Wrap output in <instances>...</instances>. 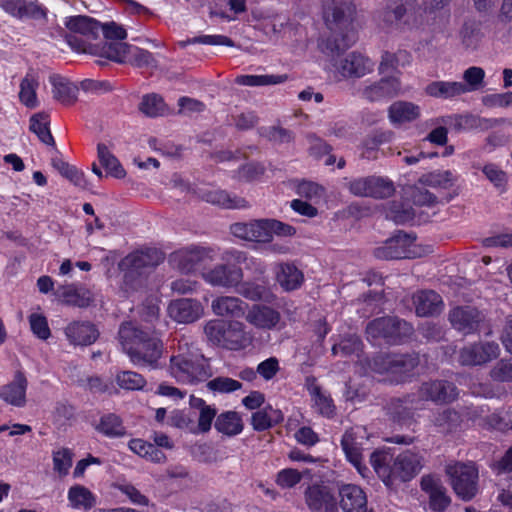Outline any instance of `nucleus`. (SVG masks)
Instances as JSON below:
<instances>
[{
  "instance_id": "1",
  "label": "nucleus",
  "mask_w": 512,
  "mask_h": 512,
  "mask_svg": "<svg viewBox=\"0 0 512 512\" xmlns=\"http://www.w3.org/2000/svg\"><path fill=\"white\" fill-rule=\"evenodd\" d=\"M355 13V0H324L323 19L329 35L319 43L323 53L331 56L339 55L357 42Z\"/></svg>"
},
{
  "instance_id": "2",
  "label": "nucleus",
  "mask_w": 512,
  "mask_h": 512,
  "mask_svg": "<svg viewBox=\"0 0 512 512\" xmlns=\"http://www.w3.org/2000/svg\"><path fill=\"white\" fill-rule=\"evenodd\" d=\"M119 341L130 360L139 366L158 368L163 353L160 339L150 332L139 329L131 322L123 323L119 328Z\"/></svg>"
},
{
  "instance_id": "3",
  "label": "nucleus",
  "mask_w": 512,
  "mask_h": 512,
  "mask_svg": "<svg viewBox=\"0 0 512 512\" xmlns=\"http://www.w3.org/2000/svg\"><path fill=\"white\" fill-rule=\"evenodd\" d=\"M370 464L383 483L393 487L414 478L422 468V459L411 451L393 457L389 452L376 450L370 456Z\"/></svg>"
},
{
  "instance_id": "4",
  "label": "nucleus",
  "mask_w": 512,
  "mask_h": 512,
  "mask_svg": "<svg viewBox=\"0 0 512 512\" xmlns=\"http://www.w3.org/2000/svg\"><path fill=\"white\" fill-rule=\"evenodd\" d=\"M168 371L182 384H196L212 376L209 361L185 338L179 340L177 351L170 357Z\"/></svg>"
},
{
  "instance_id": "5",
  "label": "nucleus",
  "mask_w": 512,
  "mask_h": 512,
  "mask_svg": "<svg viewBox=\"0 0 512 512\" xmlns=\"http://www.w3.org/2000/svg\"><path fill=\"white\" fill-rule=\"evenodd\" d=\"M65 26L70 33L65 36L68 45L76 52L89 53L102 58L100 53L95 50H101L107 45V41L93 43L101 32V24L93 18L87 16H73L65 21Z\"/></svg>"
},
{
  "instance_id": "6",
  "label": "nucleus",
  "mask_w": 512,
  "mask_h": 512,
  "mask_svg": "<svg viewBox=\"0 0 512 512\" xmlns=\"http://www.w3.org/2000/svg\"><path fill=\"white\" fill-rule=\"evenodd\" d=\"M420 0H390L378 13V23L382 28L409 31L417 26L416 12Z\"/></svg>"
},
{
  "instance_id": "7",
  "label": "nucleus",
  "mask_w": 512,
  "mask_h": 512,
  "mask_svg": "<svg viewBox=\"0 0 512 512\" xmlns=\"http://www.w3.org/2000/svg\"><path fill=\"white\" fill-rule=\"evenodd\" d=\"M458 397V390L454 383L447 380L436 379L423 382L416 394L398 400L407 409H419L422 402L430 401L435 404H448Z\"/></svg>"
},
{
  "instance_id": "8",
  "label": "nucleus",
  "mask_w": 512,
  "mask_h": 512,
  "mask_svg": "<svg viewBox=\"0 0 512 512\" xmlns=\"http://www.w3.org/2000/svg\"><path fill=\"white\" fill-rule=\"evenodd\" d=\"M455 494L464 501L472 500L478 493L479 471L473 462H455L446 466Z\"/></svg>"
},
{
  "instance_id": "9",
  "label": "nucleus",
  "mask_w": 512,
  "mask_h": 512,
  "mask_svg": "<svg viewBox=\"0 0 512 512\" xmlns=\"http://www.w3.org/2000/svg\"><path fill=\"white\" fill-rule=\"evenodd\" d=\"M366 334L373 341L384 339L387 343L399 344L413 334V327L397 317L386 316L370 321Z\"/></svg>"
},
{
  "instance_id": "10",
  "label": "nucleus",
  "mask_w": 512,
  "mask_h": 512,
  "mask_svg": "<svg viewBox=\"0 0 512 512\" xmlns=\"http://www.w3.org/2000/svg\"><path fill=\"white\" fill-rule=\"evenodd\" d=\"M216 251L211 247L188 246L170 254L171 265L182 273H192L205 268L208 262L215 260Z\"/></svg>"
},
{
  "instance_id": "11",
  "label": "nucleus",
  "mask_w": 512,
  "mask_h": 512,
  "mask_svg": "<svg viewBox=\"0 0 512 512\" xmlns=\"http://www.w3.org/2000/svg\"><path fill=\"white\" fill-rule=\"evenodd\" d=\"M102 58L118 63H130L136 67L148 66L153 60L152 54L146 50L122 42L107 43L101 50Z\"/></svg>"
},
{
  "instance_id": "12",
  "label": "nucleus",
  "mask_w": 512,
  "mask_h": 512,
  "mask_svg": "<svg viewBox=\"0 0 512 512\" xmlns=\"http://www.w3.org/2000/svg\"><path fill=\"white\" fill-rule=\"evenodd\" d=\"M304 502L312 512H338V497L334 487L320 481L308 485L303 492Z\"/></svg>"
},
{
  "instance_id": "13",
  "label": "nucleus",
  "mask_w": 512,
  "mask_h": 512,
  "mask_svg": "<svg viewBox=\"0 0 512 512\" xmlns=\"http://www.w3.org/2000/svg\"><path fill=\"white\" fill-rule=\"evenodd\" d=\"M347 188L354 196L375 199L388 198L395 192V187L391 180L375 175L354 178L348 182Z\"/></svg>"
},
{
  "instance_id": "14",
  "label": "nucleus",
  "mask_w": 512,
  "mask_h": 512,
  "mask_svg": "<svg viewBox=\"0 0 512 512\" xmlns=\"http://www.w3.org/2000/svg\"><path fill=\"white\" fill-rule=\"evenodd\" d=\"M368 439L367 431L362 426H355L345 431L341 446L348 461L365 477L368 468L363 464L362 445Z\"/></svg>"
},
{
  "instance_id": "15",
  "label": "nucleus",
  "mask_w": 512,
  "mask_h": 512,
  "mask_svg": "<svg viewBox=\"0 0 512 512\" xmlns=\"http://www.w3.org/2000/svg\"><path fill=\"white\" fill-rule=\"evenodd\" d=\"M500 347L494 341H479L462 347L458 361L462 366H481L497 359Z\"/></svg>"
},
{
  "instance_id": "16",
  "label": "nucleus",
  "mask_w": 512,
  "mask_h": 512,
  "mask_svg": "<svg viewBox=\"0 0 512 512\" xmlns=\"http://www.w3.org/2000/svg\"><path fill=\"white\" fill-rule=\"evenodd\" d=\"M202 279L213 287L225 289L236 288L243 280V271L240 267L229 264H217L201 270Z\"/></svg>"
},
{
  "instance_id": "17",
  "label": "nucleus",
  "mask_w": 512,
  "mask_h": 512,
  "mask_svg": "<svg viewBox=\"0 0 512 512\" xmlns=\"http://www.w3.org/2000/svg\"><path fill=\"white\" fill-rule=\"evenodd\" d=\"M343 79L362 78L374 70V62L358 51H353L336 60L333 64Z\"/></svg>"
},
{
  "instance_id": "18",
  "label": "nucleus",
  "mask_w": 512,
  "mask_h": 512,
  "mask_svg": "<svg viewBox=\"0 0 512 512\" xmlns=\"http://www.w3.org/2000/svg\"><path fill=\"white\" fill-rule=\"evenodd\" d=\"M449 321L454 329L469 335L480 329L486 321V315L474 306H457L450 310Z\"/></svg>"
},
{
  "instance_id": "19",
  "label": "nucleus",
  "mask_w": 512,
  "mask_h": 512,
  "mask_svg": "<svg viewBox=\"0 0 512 512\" xmlns=\"http://www.w3.org/2000/svg\"><path fill=\"white\" fill-rule=\"evenodd\" d=\"M412 244L413 239L409 235L399 232L377 247L374 250V255L383 260L411 258L414 256V252L411 250Z\"/></svg>"
},
{
  "instance_id": "20",
  "label": "nucleus",
  "mask_w": 512,
  "mask_h": 512,
  "mask_svg": "<svg viewBox=\"0 0 512 512\" xmlns=\"http://www.w3.org/2000/svg\"><path fill=\"white\" fill-rule=\"evenodd\" d=\"M168 314L178 323L189 324L197 321L204 315V307L196 299L181 298L170 302Z\"/></svg>"
},
{
  "instance_id": "21",
  "label": "nucleus",
  "mask_w": 512,
  "mask_h": 512,
  "mask_svg": "<svg viewBox=\"0 0 512 512\" xmlns=\"http://www.w3.org/2000/svg\"><path fill=\"white\" fill-rule=\"evenodd\" d=\"M246 321L260 330L276 329L281 321L280 312L266 304H253L246 310Z\"/></svg>"
},
{
  "instance_id": "22",
  "label": "nucleus",
  "mask_w": 512,
  "mask_h": 512,
  "mask_svg": "<svg viewBox=\"0 0 512 512\" xmlns=\"http://www.w3.org/2000/svg\"><path fill=\"white\" fill-rule=\"evenodd\" d=\"M338 509L344 512H366L367 496L364 490L356 484H341L338 487Z\"/></svg>"
},
{
  "instance_id": "23",
  "label": "nucleus",
  "mask_w": 512,
  "mask_h": 512,
  "mask_svg": "<svg viewBox=\"0 0 512 512\" xmlns=\"http://www.w3.org/2000/svg\"><path fill=\"white\" fill-rule=\"evenodd\" d=\"M164 260L163 253L156 248H147L127 255L120 268L131 272H141L145 268L155 267Z\"/></svg>"
},
{
  "instance_id": "24",
  "label": "nucleus",
  "mask_w": 512,
  "mask_h": 512,
  "mask_svg": "<svg viewBox=\"0 0 512 512\" xmlns=\"http://www.w3.org/2000/svg\"><path fill=\"white\" fill-rule=\"evenodd\" d=\"M400 91V80L396 77H388L364 86L359 90V95L370 102H375L393 98L397 96Z\"/></svg>"
},
{
  "instance_id": "25",
  "label": "nucleus",
  "mask_w": 512,
  "mask_h": 512,
  "mask_svg": "<svg viewBox=\"0 0 512 512\" xmlns=\"http://www.w3.org/2000/svg\"><path fill=\"white\" fill-rule=\"evenodd\" d=\"M231 233L244 241L255 243H269V234L266 229V219H257L249 222H237L230 226Z\"/></svg>"
},
{
  "instance_id": "26",
  "label": "nucleus",
  "mask_w": 512,
  "mask_h": 512,
  "mask_svg": "<svg viewBox=\"0 0 512 512\" xmlns=\"http://www.w3.org/2000/svg\"><path fill=\"white\" fill-rule=\"evenodd\" d=\"M421 489L429 495V507L432 512H443L449 506L451 500L439 478L431 475L423 476Z\"/></svg>"
},
{
  "instance_id": "27",
  "label": "nucleus",
  "mask_w": 512,
  "mask_h": 512,
  "mask_svg": "<svg viewBox=\"0 0 512 512\" xmlns=\"http://www.w3.org/2000/svg\"><path fill=\"white\" fill-rule=\"evenodd\" d=\"M197 196L208 203L221 206L226 209H242L248 207V202L241 197L232 196L228 192L210 187H200L194 190Z\"/></svg>"
},
{
  "instance_id": "28",
  "label": "nucleus",
  "mask_w": 512,
  "mask_h": 512,
  "mask_svg": "<svg viewBox=\"0 0 512 512\" xmlns=\"http://www.w3.org/2000/svg\"><path fill=\"white\" fill-rule=\"evenodd\" d=\"M65 336L74 346H88L99 337V332L94 324L89 321H73L64 329Z\"/></svg>"
},
{
  "instance_id": "29",
  "label": "nucleus",
  "mask_w": 512,
  "mask_h": 512,
  "mask_svg": "<svg viewBox=\"0 0 512 512\" xmlns=\"http://www.w3.org/2000/svg\"><path fill=\"white\" fill-rule=\"evenodd\" d=\"M28 381L22 372L14 375L13 381L0 387V398L7 404L23 407L26 404Z\"/></svg>"
},
{
  "instance_id": "30",
  "label": "nucleus",
  "mask_w": 512,
  "mask_h": 512,
  "mask_svg": "<svg viewBox=\"0 0 512 512\" xmlns=\"http://www.w3.org/2000/svg\"><path fill=\"white\" fill-rule=\"evenodd\" d=\"M253 342V334L247 330L244 323L240 321H228L223 348L229 350H242Z\"/></svg>"
},
{
  "instance_id": "31",
  "label": "nucleus",
  "mask_w": 512,
  "mask_h": 512,
  "mask_svg": "<svg viewBox=\"0 0 512 512\" xmlns=\"http://www.w3.org/2000/svg\"><path fill=\"white\" fill-rule=\"evenodd\" d=\"M247 308L248 305L243 300L234 296H219L211 303L213 313L221 317H243Z\"/></svg>"
},
{
  "instance_id": "32",
  "label": "nucleus",
  "mask_w": 512,
  "mask_h": 512,
  "mask_svg": "<svg viewBox=\"0 0 512 512\" xmlns=\"http://www.w3.org/2000/svg\"><path fill=\"white\" fill-rule=\"evenodd\" d=\"M306 387L316 411L322 416L332 417L335 413V405L330 394L317 384L314 377L306 378Z\"/></svg>"
},
{
  "instance_id": "33",
  "label": "nucleus",
  "mask_w": 512,
  "mask_h": 512,
  "mask_svg": "<svg viewBox=\"0 0 512 512\" xmlns=\"http://www.w3.org/2000/svg\"><path fill=\"white\" fill-rule=\"evenodd\" d=\"M412 299L418 316H432L441 311V296L434 291H419Z\"/></svg>"
},
{
  "instance_id": "34",
  "label": "nucleus",
  "mask_w": 512,
  "mask_h": 512,
  "mask_svg": "<svg viewBox=\"0 0 512 512\" xmlns=\"http://www.w3.org/2000/svg\"><path fill=\"white\" fill-rule=\"evenodd\" d=\"M57 295L64 304L80 308L89 306L93 301L92 293L88 289L73 284L60 286Z\"/></svg>"
},
{
  "instance_id": "35",
  "label": "nucleus",
  "mask_w": 512,
  "mask_h": 512,
  "mask_svg": "<svg viewBox=\"0 0 512 512\" xmlns=\"http://www.w3.org/2000/svg\"><path fill=\"white\" fill-rule=\"evenodd\" d=\"M67 499L72 509L89 511L97 504V496L87 487L75 484L68 489Z\"/></svg>"
},
{
  "instance_id": "36",
  "label": "nucleus",
  "mask_w": 512,
  "mask_h": 512,
  "mask_svg": "<svg viewBox=\"0 0 512 512\" xmlns=\"http://www.w3.org/2000/svg\"><path fill=\"white\" fill-rule=\"evenodd\" d=\"M49 81L53 87V98L63 105L70 106L77 100L78 87L61 77L60 75H51Z\"/></svg>"
},
{
  "instance_id": "37",
  "label": "nucleus",
  "mask_w": 512,
  "mask_h": 512,
  "mask_svg": "<svg viewBox=\"0 0 512 512\" xmlns=\"http://www.w3.org/2000/svg\"><path fill=\"white\" fill-rule=\"evenodd\" d=\"M39 87V75L35 71H29L20 82L19 100L27 108L38 107L37 89Z\"/></svg>"
},
{
  "instance_id": "38",
  "label": "nucleus",
  "mask_w": 512,
  "mask_h": 512,
  "mask_svg": "<svg viewBox=\"0 0 512 512\" xmlns=\"http://www.w3.org/2000/svg\"><path fill=\"white\" fill-rule=\"evenodd\" d=\"M427 95L434 98L451 99L465 94L463 82L433 81L425 87Z\"/></svg>"
},
{
  "instance_id": "39",
  "label": "nucleus",
  "mask_w": 512,
  "mask_h": 512,
  "mask_svg": "<svg viewBox=\"0 0 512 512\" xmlns=\"http://www.w3.org/2000/svg\"><path fill=\"white\" fill-rule=\"evenodd\" d=\"M420 116V107L412 102L396 101L388 110L389 120L393 124H402L416 120Z\"/></svg>"
},
{
  "instance_id": "40",
  "label": "nucleus",
  "mask_w": 512,
  "mask_h": 512,
  "mask_svg": "<svg viewBox=\"0 0 512 512\" xmlns=\"http://www.w3.org/2000/svg\"><path fill=\"white\" fill-rule=\"evenodd\" d=\"M474 167L481 170L485 178L500 194L507 192L509 176L507 172L501 168V166L492 162H488L482 166L478 165Z\"/></svg>"
},
{
  "instance_id": "41",
  "label": "nucleus",
  "mask_w": 512,
  "mask_h": 512,
  "mask_svg": "<svg viewBox=\"0 0 512 512\" xmlns=\"http://www.w3.org/2000/svg\"><path fill=\"white\" fill-rule=\"evenodd\" d=\"M303 280V273L295 265L289 263L279 265L277 281L286 291H292L299 288Z\"/></svg>"
},
{
  "instance_id": "42",
  "label": "nucleus",
  "mask_w": 512,
  "mask_h": 512,
  "mask_svg": "<svg viewBox=\"0 0 512 512\" xmlns=\"http://www.w3.org/2000/svg\"><path fill=\"white\" fill-rule=\"evenodd\" d=\"M95 429L108 438H120L126 435L122 419L114 413L101 416Z\"/></svg>"
},
{
  "instance_id": "43",
  "label": "nucleus",
  "mask_w": 512,
  "mask_h": 512,
  "mask_svg": "<svg viewBox=\"0 0 512 512\" xmlns=\"http://www.w3.org/2000/svg\"><path fill=\"white\" fill-rule=\"evenodd\" d=\"M480 118L472 114H455L442 118V123L455 132H465L480 126Z\"/></svg>"
},
{
  "instance_id": "44",
  "label": "nucleus",
  "mask_w": 512,
  "mask_h": 512,
  "mask_svg": "<svg viewBox=\"0 0 512 512\" xmlns=\"http://www.w3.org/2000/svg\"><path fill=\"white\" fill-rule=\"evenodd\" d=\"M97 155L100 164L105 168L107 174L119 179L125 177L126 172L124 168L105 144H98Z\"/></svg>"
},
{
  "instance_id": "45",
  "label": "nucleus",
  "mask_w": 512,
  "mask_h": 512,
  "mask_svg": "<svg viewBox=\"0 0 512 512\" xmlns=\"http://www.w3.org/2000/svg\"><path fill=\"white\" fill-rule=\"evenodd\" d=\"M282 420L283 415L280 410L266 407L253 413L251 422L255 430L264 431Z\"/></svg>"
},
{
  "instance_id": "46",
  "label": "nucleus",
  "mask_w": 512,
  "mask_h": 512,
  "mask_svg": "<svg viewBox=\"0 0 512 512\" xmlns=\"http://www.w3.org/2000/svg\"><path fill=\"white\" fill-rule=\"evenodd\" d=\"M215 428L218 432L234 436L243 430V424L240 416L233 411L220 414L215 421Z\"/></svg>"
},
{
  "instance_id": "47",
  "label": "nucleus",
  "mask_w": 512,
  "mask_h": 512,
  "mask_svg": "<svg viewBox=\"0 0 512 512\" xmlns=\"http://www.w3.org/2000/svg\"><path fill=\"white\" fill-rule=\"evenodd\" d=\"M457 180V176L450 170H436L424 174L420 182L426 186L440 189L451 188Z\"/></svg>"
},
{
  "instance_id": "48",
  "label": "nucleus",
  "mask_w": 512,
  "mask_h": 512,
  "mask_svg": "<svg viewBox=\"0 0 512 512\" xmlns=\"http://www.w3.org/2000/svg\"><path fill=\"white\" fill-rule=\"evenodd\" d=\"M287 79V75H239L235 78V83L243 86L258 87L281 84L287 81Z\"/></svg>"
},
{
  "instance_id": "49",
  "label": "nucleus",
  "mask_w": 512,
  "mask_h": 512,
  "mask_svg": "<svg viewBox=\"0 0 512 512\" xmlns=\"http://www.w3.org/2000/svg\"><path fill=\"white\" fill-rule=\"evenodd\" d=\"M49 116L40 112L30 118V130L35 133L39 140L47 145L54 144V138L49 129Z\"/></svg>"
},
{
  "instance_id": "50",
  "label": "nucleus",
  "mask_w": 512,
  "mask_h": 512,
  "mask_svg": "<svg viewBox=\"0 0 512 512\" xmlns=\"http://www.w3.org/2000/svg\"><path fill=\"white\" fill-rule=\"evenodd\" d=\"M235 289L238 294L250 301L266 300L270 294L265 286L249 281L243 282V280Z\"/></svg>"
},
{
  "instance_id": "51",
  "label": "nucleus",
  "mask_w": 512,
  "mask_h": 512,
  "mask_svg": "<svg viewBox=\"0 0 512 512\" xmlns=\"http://www.w3.org/2000/svg\"><path fill=\"white\" fill-rule=\"evenodd\" d=\"M227 322L219 319L210 320L204 326V333L207 339L214 345L223 347Z\"/></svg>"
},
{
  "instance_id": "52",
  "label": "nucleus",
  "mask_w": 512,
  "mask_h": 512,
  "mask_svg": "<svg viewBox=\"0 0 512 512\" xmlns=\"http://www.w3.org/2000/svg\"><path fill=\"white\" fill-rule=\"evenodd\" d=\"M392 374L405 376L419 365L417 355H393Z\"/></svg>"
},
{
  "instance_id": "53",
  "label": "nucleus",
  "mask_w": 512,
  "mask_h": 512,
  "mask_svg": "<svg viewBox=\"0 0 512 512\" xmlns=\"http://www.w3.org/2000/svg\"><path fill=\"white\" fill-rule=\"evenodd\" d=\"M140 110L149 117H157L166 112V105L159 95L150 94L143 97Z\"/></svg>"
},
{
  "instance_id": "54",
  "label": "nucleus",
  "mask_w": 512,
  "mask_h": 512,
  "mask_svg": "<svg viewBox=\"0 0 512 512\" xmlns=\"http://www.w3.org/2000/svg\"><path fill=\"white\" fill-rule=\"evenodd\" d=\"M53 469L60 477L69 473L73 462V453L68 448H60L53 451Z\"/></svg>"
},
{
  "instance_id": "55",
  "label": "nucleus",
  "mask_w": 512,
  "mask_h": 512,
  "mask_svg": "<svg viewBox=\"0 0 512 512\" xmlns=\"http://www.w3.org/2000/svg\"><path fill=\"white\" fill-rule=\"evenodd\" d=\"M485 71L481 67L472 66L463 73L465 94L476 91L483 86Z\"/></svg>"
},
{
  "instance_id": "56",
  "label": "nucleus",
  "mask_w": 512,
  "mask_h": 512,
  "mask_svg": "<svg viewBox=\"0 0 512 512\" xmlns=\"http://www.w3.org/2000/svg\"><path fill=\"white\" fill-rule=\"evenodd\" d=\"M117 384L126 390H140L145 384L146 380L144 377L134 371H122L116 376Z\"/></svg>"
},
{
  "instance_id": "57",
  "label": "nucleus",
  "mask_w": 512,
  "mask_h": 512,
  "mask_svg": "<svg viewBox=\"0 0 512 512\" xmlns=\"http://www.w3.org/2000/svg\"><path fill=\"white\" fill-rule=\"evenodd\" d=\"M489 376L496 382H512V358L498 360L489 371Z\"/></svg>"
},
{
  "instance_id": "58",
  "label": "nucleus",
  "mask_w": 512,
  "mask_h": 512,
  "mask_svg": "<svg viewBox=\"0 0 512 512\" xmlns=\"http://www.w3.org/2000/svg\"><path fill=\"white\" fill-rule=\"evenodd\" d=\"M302 478V473L297 469L285 468L276 474L275 482L282 489H291L299 484Z\"/></svg>"
},
{
  "instance_id": "59",
  "label": "nucleus",
  "mask_w": 512,
  "mask_h": 512,
  "mask_svg": "<svg viewBox=\"0 0 512 512\" xmlns=\"http://www.w3.org/2000/svg\"><path fill=\"white\" fill-rule=\"evenodd\" d=\"M259 134L274 143H288L293 139L291 131L280 126L261 127Z\"/></svg>"
},
{
  "instance_id": "60",
  "label": "nucleus",
  "mask_w": 512,
  "mask_h": 512,
  "mask_svg": "<svg viewBox=\"0 0 512 512\" xmlns=\"http://www.w3.org/2000/svg\"><path fill=\"white\" fill-rule=\"evenodd\" d=\"M460 35L462 44L468 49H475L482 39V32L474 23H465Z\"/></svg>"
},
{
  "instance_id": "61",
  "label": "nucleus",
  "mask_w": 512,
  "mask_h": 512,
  "mask_svg": "<svg viewBox=\"0 0 512 512\" xmlns=\"http://www.w3.org/2000/svg\"><path fill=\"white\" fill-rule=\"evenodd\" d=\"M29 324L33 334L41 340H47L51 331L48 325L47 318L38 313H32L29 316Z\"/></svg>"
},
{
  "instance_id": "62",
  "label": "nucleus",
  "mask_w": 512,
  "mask_h": 512,
  "mask_svg": "<svg viewBox=\"0 0 512 512\" xmlns=\"http://www.w3.org/2000/svg\"><path fill=\"white\" fill-rule=\"evenodd\" d=\"M433 422L444 431H451L459 424L460 415L453 409H445L434 417Z\"/></svg>"
},
{
  "instance_id": "63",
  "label": "nucleus",
  "mask_w": 512,
  "mask_h": 512,
  "mask_svg": "<svg viewBox=\"0 0 512 512\" xmlns=\"http://www.w3.org/2000/svg\"><path fill=\"white\" fill-rule=\"evenodd\" d=\"M209 390L219 393H231L242 387V384L229 377H216L207 383Z\"/></svg>"
},
{
  "instance_id": "64",
  "label": "nucleus",
  "mask_w": 512,
  "mask_h": 512,
  "mask_svg": "<svg viewBox=\"0 0 512 512\" xmlns=\"http://www.w3.org/2000/svg\"><path fill=\"white\" fill-rule=\"evenodd\" d=\"M387 212V218L393 220L396 224H406L414 220V210L412 208H403V205L392 203Z\"/></svg>"
}]
</instances>
